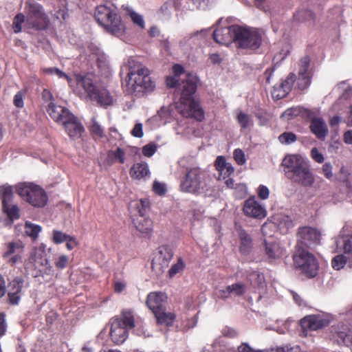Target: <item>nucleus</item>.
Wrapping results in <instances>:
<instances>
[{"instance_id":"nucleus-1","label":"nucleus","mask_w":352,"mask_h":352,"mask_svg":"<svg viewBox=\"0 0 352 352\" xmlns=\"http://www.w3.org/2000/svg\"><path fill=\"white\" fill-rule=\"evenodd\" d=\"M199 78L196 75L188 74L182 80L180 98L175 103L177 112L183 117L193 118L198 122L205 119V113L198 100L195 98Z\"/></svg>"},{"instance_id":"nucleus-2","label":"nucleus","mask_w":352,"mask_h":352,"mask_svg":"<svg viewBox=\"0 0 352 352\" xmlns=\"http://www.w3.org/2000/svg\"><path fill=\"white\" fill-rule=\"evenodd\" d=\"M76 85L74 92L79 97H86L91 102L103 108L114 104V98L105 87L97 85L90 74H75Z\"/></svg>"},{"instance_id":"nucleus-3","label":"nucleus","mask_w":352,"mask_h":352,"mask_svg":"<svg viewBox=\"0 0 352 352\" xmlns=\"http://www.w3.org/2000/svg\"><path fill=\"white\" fill-rule=\"evenodd\" d=\"M285 176L292 182L305 188H311L316 178L309 162L300 155H288L283 160Z\"/></svg>"},{"instance_id":"nucleus-4","label":"nucleus","mask_w":352,"mask_h":352,"mask_svg":"<svg viewBox=\"0 0 352 352\" xmlns=\"http://www.w3.org/2000/svg\"><path fill=\"white\" fill-rule=\"evenodd\" d=\"M94 18L97 23L110 34L116 36L124 34L125 25L112 6H98L95 10Z\"/></svg>"},{"instance_id":"nucleus-5","label":"nucleus","mask_w":352,"mask_h":352,"mask_svg":"<svg viewBox=\"0 0 352 352\" xmlns=\"http://www.w3.org/2000/svg\"><path fill=\"white\" fill-rule=\"evenodd\" d=\"M209 180V175L201 168H188L180 181V190L184 192L198 195L207 188Z\"/></svg>"},{"instance_id":"nucleus-6","label":"nucleus","mask_w":352,"mask_h":352,"mask_svg":"<svg viewBox=\"0 0 352 352\" xmlns=\"http://www.w3.org/2000/svg\"><path fill=\"white\" fill-rule=\"evenodd\" d=\"M109 335L116 344H122L127 338L129 331L135 327V318L133 311L123 310L120 316H114L110 320Z\"/></svg>"},{"instance_id":"nucleus-7","label":"nucleus","mask_w":352,"mask_h":352,"mask_svg":"<svg viewBox=\"0 0 352 352\" xmlns=\"http://www.w3.org/2000/svg\"><path fill=\"white\" fill-rule=\"evenodd\" d=\"M127 78L128 90L131 94L152 91L155 87V82L150 76L149 69L142 65L131 69Z\"/></svg>"},{"instance_id":"nucleus-8","label":"nucleus","mask_w":352,"mask_h":352,"mask_svg":"<svg viewBox=\"0 0 352 352\" xmlns=\"http://www.w3.org/2000/svg\"><path fill=\"white\" fill-rule=\"evenodd\" d=\"M47 256V254L43 245L34 248L28 259L25 261V269L30 272L34 277L41 276L43 273L47 274L51 271L52 266L50 265Z\"/></svg>"},{"instance_id":"nucleus-9","label":"nucleus","mask_w":352,"mask_h":352,"mask_svg":"<svg viewBox=\"0 0 352 352\" xmlns=\"http://www.w3.org/2000/svg\"><path fill=\"white\" fill-rule=\"evenodd\" d=\"M294 267L308 278L317 276L319 263L315 256L307 250L298 248L292 256Z\"/></svg>"},{"instance_id":"nucleus-10","label":"nucleus","mask_w":352,"mask_h":352,"mask_svg":"<svg viewBox=\"0 0 352 352\" xmlns=\"http://www.w3.org/2000/svg\"><path fill=\"white\" fill-rule=\"evenodd\" d=\"M16 190L25 201L34 207L43 208L47 203V195L38 185L32 183L19 184Z\"/></svg>"},{"instance_id":"nucleus-11","label":"nucleus","mask_w":352,"mask_h":352,"mask_svg":"<svg viewBox=\"0 0 352 352\" xmlns=\"http://www.w3.org/2000/svg\"><path fill=\"white\" fill-rule=\"evenodd\" d=\"M26 25L36 30H46L49 19L43 6L36 2H27L25 7Z\"/></svg>"},{"instance_id":"nucleus-12","label":"nucleus","mask_w":352,"mask_h":352,"mask_svg":"<svg viewBox=\"0 0 352 352\" xmlns=\"http://www.w3.org/2000/svg\"><path fill=\"white\" fill-rule=\"evenodd\" d=\"M235 44L238 48L256 50L262 43V36L255 28L237 25Z\"/></svg>"},{"instance_id":"nucleus-13","label":"nucleus","mask_w":352,"mask_h":352,"mask_svg":"<svg viewBox=\"0 0 352 352\" xmlns=\"http://www.w3.org/2000/svg\"><path fill=\"white\" fill-rule=\"evenodd\" d=\"M25 244L20 239L12 240L3 244L2 257L11 266L22 262Z\"/></svg>"},{"instance_id":"nucleus-14","label":"nucleus","mask_w":352,"mask_h":352,"mask_svg":"<svg viewBox=\"0 0 352 352\" xmlns=\"http://www.w3.org/2000/svg\"><path fill=\"white\" fill-rule=\"evenodd\" d=\"M173 257V250L168 245L158 248L151 263V269L157 276L162 274Z\"/></svg>"},{"instance_id":"nucleus-15","label":"nucleus","mask_w":352,"mask_h":352,"mask_svg":"<svg viewBox=\"0 0 352 352\" xmlns=\"http://www.w3.org/2000/svg\"><path fill=\"white\" fill-rule=\"evenodd\" d=\"M25 287V280L22 276L14 277L7 286V302L10 305H18L23 296V290Z\"/></svg>"},{"instance_id":"nucleus-16","label":"nucleus","mask_w":352,"mask_h":352,"mask_svg":"<svg viewBox=\"0 0 352 352\" xmlns=\"http://www.w3.org/2000/svg\"><path fill=\"white\" fill-rule=\"evenodd\" d=\"M300 323L302 333L305 337H307L309 331H317L327 327L330 320L323 316L314 314L303 317Z\"/></svg>"},{"instance_id":"nucleus-17","label":"nucleus","mask_w":352,"mask_h":352,"mask_svg":"<svg viewBox=\"0 0 352 352\" xmlns=\"http://www.w3.org/2000/svg\"><path fill=\"white\" fill-rule=\"evenodd\" d=\"M331 339L338 343V345H344L349 347L352 352V336L349 334L350 329L343 322L332 325L330 329Z\"/></svg>"},{"instance_id":"nucleus-18","label":"nucleus","mask_w":352,"mask_h":352,"mask_svg":"<svg viewBox=\"0 0 352 352\" xmlns=\"http://www.w3.org/2000/svg\"><path fill=\"white\" fill-rule=\"evenodd\" d=\"M297 237L298 243L310 247L320 243L321 233L316 228L305 226L298 228Z\"/></svg>"},{"instance_id":"nucleus-19","label":"nucleus","mask_w":352,"mask_h":352,"mask_svg":"<svg viewBox=\"0 0 352 352\" xmlns=\"http://www.w3.org/2000/svg\"><path fill=\"white\" fill-rule=\"evenodd\" d=\"M243 210L247 217L258 219L265 218L267 214L265 207L256 199L254 196L245 201Z\"/></svg>"},{"instance_id":"nucleus-20","label":"nucleus","mask_w":352,"mask_h":352,"mask_svg":"<svg viewBox=\"0 0 352 352\" xmlns=\"http://www.w3.org/2000/svg\"><path fill=\"white\" fill-rule=\"evenodd\" d=\"M237 25H232L216 29L212 34L213 39L217 43L225 45H229L232 42L235 43Z\"/></svg>"},{"instance_id":"nucleus-21","label":"nucleus","mask_w":352,"mask_h":352,"mask_svg":"<svg viewBox=\"0 0 352 352\" xmlns=\"http://www.w3.org/2000/svg\"><path fill=\"white\" fill-rule=\"evenodd\" d=\"M167 295L162 292H150L146 300V305L152 311L154 315L157 311L166 308L167 302Z\"/></svg>"},{"instance_id":"nucleus-22","label":"nucleus","mask_w":352,"mask_h":352,"mask_svg":"<svg viewBox=\"0 0 352 352\" xmlns=\"http://www.w3.org/2000/svg\"><path fill=\"white\" fill-rule=\"evenodd\" d=\"M61 124L69 138L74 140L80 138L85 131L80 122L72 113Z\"/></svg>"},{"instance_id":"nucleus-23","label":"nucleus","mask_w":352,"mask_h":352,"mask_svg":"<svg viewBox=\"0 0 352 352\" xmlns=\"http://www.w3.org/2000/svg\"><path fill=\"white\" fill-rule=\"evenodd\" d=\"M47 111L56 122L60 124L72 114L68 109L60 105H57L54 102L49 103Z\"/></svg>"},{"instance_id":"nucleus-24","label":"nucleus","mask_w":352,"mask_h":352,"mask_svg":"<svg viewBox=\"0 0 352 352\" xmlns=\"http://www.w3.org/2000/svg\"><path fill=\"white\" fill-rule=\"evenodd\" d=\"M156 324L166 328L173 327L177 319V314L175 311H167L166 308L162 309L155 314Z\"/></svg>"},{"instance_id":"nucleus-25","label":"nucleus","mask_w":352,"mask_h":352,"mask_svg":"<svg viewBox=\"0 0 352 352\" xmlns=\"http://www.w3.org/2000/svg\"><path fill=\"white\" fill-rule=\"evenodd\" d=\"M311 132L319 140H324L328 134L327 126L322 118L314 119L310 123Z\"/></svg>"},{"instance_id":"nucleus-26","label":"nucleus","mask_w":352,"mask_h":352,"mask_svg":"<svg viewBox=\"0 0 352 352\" xmlns=\"http://www.w3.org/2000/svg\"><path fill=\"white\" fill-rule=\"evenodd\" d=\"M150 174L148 166L146 162H142L135 163L129 170V175L131 178L140 180Z\"/></svg>"},{"instance_id":"nucleus-27","label":"nucleus","mask_w":352,"mask_h":352,"mask_svg":"<svg viewBox=\"0 0 352 352\" xmlns=\"http://www.w3.org/2000/svg\"><path fill=\"white\" fill-rule=\"evenodd\" d=\"M265 254L270 259H277L283 255V249L280 247L279 243L276 241L269 242L264 241Z\"/></svg>"},{"instance_id":"nucleus-28","label":"nucleus","mask_w":352,"mask_h":352,"mask_svg":"<svg viewBox=\"0 0 352 352\" xmlns=\"http://www.w3.org/2000/svg\"><path fill=\"white\" fill-rule=\"evenodd\" d=\"M337 246L349 256V267H352V235L343 236L339 239Z\"/></svg>"},{"instance_id":"nucleus-29","label":"nucleus","mask_w":352,"mask_h":352,"mask_svg":"<svg viewBox=\"0 0 352 352\" xmlns=\"http://www.w3.org/2000/svg\"><path fill=\"white\" fill-rule=\"evenodd\" d=\"M316 18V14L311 10L307 9L298 10L293 16L294 20L297 22L312 21L313 23H315Z\"/></svg>"},{"instance_id":"nucleus-30","label":"nucleus","mask_w":352,"mask_h":352,"mask_svg":"<svg viewBox=\"0 0 352 352\" xmlns=\"http://www.w3.org/2000/svg\"><path fill=\"white\" fill-rule=\"evenodd\" d=\"M198 322L197 314L191 318H185L182 319L180 324H177L175 329L177 331L186 332L189 329L194 328Z\"/></svg>"},{"instance_id":"nucleus-31","label":"nucleus","mask_w":352,"mask_h":352,"mask_svg":"<svg viewBox=\"0 0 352 352\" xmlns=\"http://www.w3.org/2000/svg\"><path fill=\"white\" fill-rule=\"evenodd\" d=\"M239 235L241 240L240 252L242 254H246L250 251L252 247V239L250 235L243 230L239 232Z\"/></svg>"},{"instance_id":"nucleus-32","label":"nucleus","mask_w":352,"mask_h":352,"mask_svg":"<svg viewBox=\"0 0 352 352\" xmlns=\"http://www.w3.org/2000/svg\"><path fill=\"white\" fill-rule=\"evenodd\" d=\"M136 234L142 235H149L153 231L152 221H132Z\"/></svg>"},{"instance_id":"nucleus-33","label":"nucleus","mask_w":352,"mask_h":352,"mask_svg":"<svg viewBox=\"0 0 352 352\" xmlns=\"http://www.w3.org/2000/svg\"><path fill=\"white\" fill-rule=\"evenodd\" d=\"M214 167L219 173H223L225 170L228 174H232L234 171V168L232 165L227 162L225 157L218 156L214 162Z\"/></svg>"},{"instance_id":"nucleus-34","label":"nucleus","mask_w":352,"mask_h":352,"mask_svg":"<svg viewBox=\"0 0 352 352\" xmlns=\"http://www.w3.org/2000/svg\"><path fill=\"white\" fill-rule=\"evenodd\" d=\"M13 196V188L11 186H0V198L2 201V206L11 203Z\"/></svg>"},{"instance_id":"nucleus-35","label":"nucleus","mask_w":352,"mask_h":352,"mask_svg":"<svg viewBox=\"0 0 352 352\" xmlns=\"http://www.w3.org/2000/svg\"><path fill=\"white\" fill-rule=\"evenodd\" d=\"M24 229L25 234L33 241H36L38 239V234L42 230L40 226L32 223L30 221H25Z\"/></svg>"},{"instance_id":"nucleus-36","label":"nucleus","mask_w":352,"mask_h":352,"mask_svg":"<svg viewBox=\"0 0 352 352\" xmlns=\"http://www.w3.org/2000/svg\"><path fill=\"white\" fill-rule=\"evenodd\" d=\"M2 210L9 220L18 219L20 217L19 208L15 204H7L2 206Z\"/></svg>"},{"instance_id":"nucleus-37","label":"nucleus","mask_w":352,"mask_h":352,"mask_svg":"<svg viewBox=\"0 0 352 352\" xmlns=\"http://www.w3.org/2000/svg\"><path fill=\"white\" fill-rule=\"evenodd\" d=\"M346 265L349 267V256L344 252L336 256L331 261L332 267L336 270L342 269Z\"/></svg>"},{"instance_id":"nucleus-38","label":"nucleus","mask_w":352,"mask_h":352,"mask_svg":"<svg viewBox=\"0 0 352 352\" xmlns=\"http://www.w3.org/2000/svg\"><path fill=\"white\" fill-rule=\"evenodd\" d=\"M107 157L109 160L111 161V164L118 161L119 163L122 164L125 162V152L121 148L118 147L114 151H109Z\"/></svg>"},{"instance_id":"nucleus-39","label":"nucleus","mask_w":352,"mask_h":352,"mask_svg":"<svg viewBox=\"0 0 352 352\" xmlns=\"http://www.w3.org/2000/svg\"><path fill=\"white\" fill-rule=\"evenodd\" d=\"M298 65V76H302L305 75H313L312 72L309 70L310 58L308 56L302 57L300 59Z\"/></svg>"},{"instance_id":"nucleus-40","label":"nucleus","mask_w":352,"mask_h":352,"mask_svg":"<svg viewBox=\"0 0 352 352\" xmlns=\"http://www.w3.org/2000/svg\"><path fill=\"white\" fill-rule=\"evenodd\" d=\"M41 72L48 75H56L59 78H64L69 84L72 83V78L56 67H42L41 68ZM70 86H72V85H70Z\"/></svg>"},{"instance_id":"nucleus-41","label":"nucleus","mask_w":352,"mask_h":352,"mask_svg":"<svg viewBox=\"0 0 352 352\" xmlns=\"http://www.w3.org/2000/svg\"><path fill=\"white\" fill-rule=\"evenodd\" d=\"M247 279L252 286L258 287L263 283L264 276L258 272L253 271L248 274Z\"/></svg>"},{"instance_id":"nucleus-42","label":"nucleus","mask_w":352,"mask_h":352,"mask_svg":"<svg viewBox=\"0 0 352 352\" xmlns=\"http://www.w3.org/2000/svg\"><path fill=\"white\" fill-rule=\"evenodd\" d=\"M228 289L230 290L231 296H242L246 293V285L242 283H236L228 285Z\"/></svg>"},{"instance_id":"nucleus-43","label":"nucleus","mask_w":352,"mask_h":352,"mask_svg":"<svg viewBox=\"0 0 352 352\" xmlns=\"http://www.w3.org/2000/svg\"><path fill=\"white\" fill-rule=\"evenodd\" d=\"M236 120L240 125L241 129H245L248 126L252 125V121L250 116L242 111H240L236 116Z\"/></svg>"},{"instance_id":"nucleus-44","label":"nucleus","mask_w":352,"mask_h":352,"mask_svg":"<svg viewBox=\"0 0 352 352\" xmlns=\"http://www.w3.org/2000/svg\"><path fill=\"white\" fill-rule=\"evenodd\" d=\"M277 229V224L275 221H265L262 227L261 231L264 236L271 237Z\"/></svg>"},{"instance_id":"nucleus-45","label":"nucleus","mask_w":352,"mask_h":352,"mask_svg":"<svg viewBox=\"0 0 352 352\" xmlns=\"http://www.w3.org/2000/svg\"><path fill=\"white\" fill-rule=\"evenodd\" d=\"M26 22L25 15L23 13L17 14L13 19L12 28L14 33H19L22 30V24Z\"/></svg>"},{"instance_id":"nucleus-46","label":"nucleus","mask_w":352,"mask_h":352,"mask_svg":"<svg viewBox=\"0 0 352 352\" xmlns=\"http://www.w3.org/2000/svg\"><path fill=\"white\" fill-rule=\"evenodd\" d=\"M91 135L95 138H101L104 136V131L100 125L94 118L92 124L89 127Z\"/></svg>"},{"instance_id":"nucleus-47","label":"nucleus","mask_w":352,"mask_h":352,"mask_svg":"<svg viewBox=\"0 0 352 352\" xmlns=\"http://www.w3.org/2000/svg\"><path fill=\"white\" fill-rule=\"evenodd\" d=\"M289 91H286V89L281 87V85H276L274 86L273 89L272 91V96L273 98L276 100H279L287 96Z\"/></svg>"},{"instance_id":"nucleus-48","label":"nucleus","mask_w":352,"mask_h":352,"mask_svg":"<svg viewBox=\"0 0 352 352\" xmlns=\"http://www.w3.org/2000/svg\"><path fill=\"white\" fill-rule=\"evenodd\" d=\"M297 137L292 132H284L278 136V140L281 144H289L296 142Z\"/></svg>"},{"instance_id":"nucleus-49","label":"nucleus","mask_w":352,"mask_h":352,"mask_svg":"<svg viewBox=\"0 0 352 352\" xmlns=\"http://www.w3.org/2000/svg\"><path fill=\"white\" fill-rule=\"evenodd\" d=\"M313 75H305L298 76L297 85L300 90H304L308 88L311 83V78Z\"/></svg>"},{"instance_id":"nucleus-50","label":"nucleus","mask_w":352,"mask_h":352,"mask_svg":"<svg viewBox=\"0 0 352 352\" xmlns=\"http://www.w3.org/2000/svg\"><path fill=\"white\" fill-rule=\"evenodd\" d=\"M296 80V76L294 73H290L286 78L280 83L281 87L286 89V91H291L294 82Z\"/></svg>"},{"instance_id":"nucleus-51","label":"nucleus","mask_w":352,"mask_h":352,"mask_svg":"<svg viewBox=\"0 0 352 352\" xmlns=\"http://www.w3.org/2000/svg\"><path fill=\"white\" fill-rule=\"evenodd\" d=\"M185 267L182 258H179L176 263L173 264L168 270V275L170 278L173 277L179 272L182 271Z\"/></svg>"},{"instance_id":"nucleus-52","label":"nucleus","mask_w":352,"mask_h":352,"mask_svg":"<svg viewBox=\"0 0 352 352\" xmlns=\"http://www.w3.org/2000/svg\"><path fill=\"white\" fill-rule=\"evenodd\" d=\"M70 235L60 230H54L52 233V241L55 244H60L65 242Z\"/></svg>"},{"instance_id":"nucleus-53","label":"nucleus","mask_w":352,"mask_h":352,"mask_svg":"<svg viewBox=\"0 0 352 352\" xmlns=\"http://www.w3.org/2000/svg\"><path fill=\"white\" fill-rule=\"evenodd\" d=\"M69 263V256L65 254L58 256L54 259V265L57 269H65Z\"/></svg>"},{"instance_id":"nucleus-54","label":"nucleus","mask_w":352,"mask_h":352,"mask_svg":"<svg viewBox=\"0 0 352 352\" xmlns=\"http://www.w3.org/2000/svg\"><path fill=\"white\" fill-rule=\"evenodd\" d=\"M157 148V144L153 142H151L142 147V152L144 156L150 157L154 155Z\"/></svg>"},{"instance_id":"nucleus-55","label":"nucleus","mask_w":352,"mask_h":352,"mask_svg":"<svg viewBox=\"0 0 352 352\" xmlns=\"http://www.w3.org/2000/svg\"><path fill=\"white\" fill-rule=\"evenodd\" d=\"M129 15L131 21L135 25L141 29H144L145 28L144 21L142 15L133 11L131 12Z\"/></svg>"},{"instance_id":"nucleus-56","label":"nucleus","mask_w":352,"mask_h":352,"mask_svg":"<svg viewBox=\"0 0 352 352\" xmlns=\"http://www.w3.org/2000/svg\"><path fill=\"white\" fill-rule=\"evenodd\" d=\"M234 159L239 165H243L245 163V157L244 152L240 149L236 148L234 151Z\"/></svg>"},{"instance_id":"nucleus-57","label":"nucleus","mask_w":352,"mask_h":352,"mask_svg":"<svg viewBox=\"0 0 352 352\" xmlns=\"http://www.w3.org/2000/svg\"><path fill=\"white\" fill-rule=\"evenodd\" d=\"M25 92L23 91H18L14 96L13 103L15 107L22 108L24 105L23 97Z\"/></svg>"},{"instance_id":"nucleus-58","label":"nucleus","mask_w":352,"mask_h":352,"mask_svg":"<svg viewBox=\"0 0 352 352\" xmlns=\"http://www.w3.org/2000/svg\"><path fill=\"white\" fill-rule=\"evenodd\" d=\"M153 190L158 195H163L166 193V188L164 184L155 182L153 184Z\"/></svg>"},{"instance_id":"nucleus-59","label":"nucleus","mask_w":352,"mask_h":352,"mask_svg":"<svg viewBox=\"0 0 352 352\" xmlns=\"http://www.w3.org/2000/svg\"><path fill=\"white\" fill-rule=\"evenodd\" d=\"M332 169V165L329 162L324 163L322 166V173L324 176L328 179H331L333 177Z\"/></svg>"},{"instance_id":"nucleus-60","label":"nucleus","mask_w":352,"mask_h":352,"mask_svg":"<svg viewBox=\"0 0 352 352\" xmlns=\"http://www.w3.org/2000/svg\"><path fill=\"white\" fill-rule=\"evenodd\" d=\"M312 159L318 163H322L324 160L323 155L319 152L317 148H313L311 151Z\"/></svg>"},{"instance_id":"nucleus-61","label":"nucleus","mask_w":352,"mask_h":352,"mask_svg":"<svg viewBox=\"0 0 352 352\" xmlns=\"http://www.w3.org/2000/svg\"><path fill=\"white\" fill-rule=\"evenodd\" d=\"M258 196L261 199H267L270 195V191L267 186L260 185L258 188Z\"/></svg>"},{"instance_id":"nucleus-62","label":"nucleus","mask_w":352,"mask_h":352,"mask_svg":"<svg viewBox=\"0 0 352 352\" xmlns=\"http://www.w3.org/2000/svg\"><path fill=\"white\" fill-rule=\"evenodd\" d=\"M238 351L239 352H264V351H263V350L255 349L252 348L246 342L241 343V344L238 347Z\"/></svg>"},{"instance_id":"nucleus-63","label":"nucleus","mask_w":352,"mask_h":352,"mask_svg":"<svg viewBox=\"0 0 352 352\" xmlns=\"http://www.w3.org/2000/svg\"><path fill=\"white\" fill-rule=\"evenodd\" d=\"M215 0H192L193 4L198 8L205 10L210 3Z\"/></svg>"},{"instance_id":"nucleus-64","label":"nucleus","mask_w":352,"mask_h":352,"mask_svg":"<svg viewBox=\"0 0 352 352\" xmlns=\"http://www.w3.org/2000/svg\"><path fill=\"white\" fill-rule=\"evenodd\" d=\"M222 334L225 337L233 338L236 337L237 332L232 327H226L222 330Z\"/></svg>"}]
</instances>
